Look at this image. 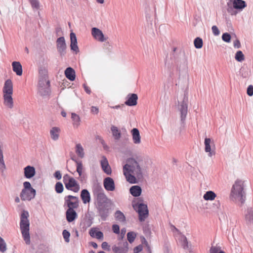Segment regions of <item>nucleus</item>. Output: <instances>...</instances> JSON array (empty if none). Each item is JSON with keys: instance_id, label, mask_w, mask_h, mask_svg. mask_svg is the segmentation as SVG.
<instances>
[{"instance_id": "obj_41", "label": "nucleus", "mask_w": 253, "mask_h": 253, "mask_svg": "<svg viewBox=\"0 0 253 253\" xmlns=\"http://www.w3.org/2000/svg\"><path fill=\"white\" fill-rule=\"evenodd\" d=\"M136 235L133 232H129L127 234V238L130 243H132L135 240Z\"/></svg>"}, {"instance_id": "obj_56", "label": "nucleus", "mask_w": 253, "mask_h": 253, "mask_svg": "<svg viewBox=\"0 0 253 253\" xmlns=\"http://www.w3.org/2000/svg\"><path fill=\"white\" fill-rule=\"evenodd\" d=\"M91 113L92 114L97 115L99 113V108L95 106H92L91 108Z\"/></svg>"}, {"instance_id": "obj_40", "label": "nucleus", "mask_w": 253, "mask_h": 253, "mask_svg": "<svg viewBox=\"0 0 253 253\" xmlns=\"http://www.w3.org/2000/svg\"><path fill=\"white\" fill-rule=\"evenodd\" d=\"M235 59L241 62L245 59L244 55L241 51H238L235 55Z\"/></svg>"}, {"instance_id": "obj_36", "label": "nucleus", "mask_w": 253, "mask_h": 253, "mask_svg": "<svg viewBox=\"0 0 253 253\" xmlns=\"http://www.w3.org/2000/svg\"><path fill=\"white\" fill-rule=\"evenodd\" d=\"M31 191L27 190L26 191L25 194L23 195V197L22 196V192H21L20 193V196L22 201H26V200L30 201L33 199V198H29V197H31Z\"/></svg>"}, {"instance_id": "obj_1", "label": "nucleus", "mask_w": 253, "mask_h": 253, "mask_svg": "<svg viewBox=\"0 0 253 253\" xmlns=\"http://www.w3.org/2000/svg\"><path fill=\"white\" fill-rule=\"evenodd\" d=\"M123 172L126 180L130 183H137V178L142 177V169L138 162L133 158L127 160V164L123 167Z\"/></svg>"}, {"instance_id": "obj_39", "label": "nucleus", "mask_w": 253, "mask_h": 253, "mask_svg": "<svg viewBox=\"0 0 253 253\" xmlns=\"http://www.w3.org/2000/svg\"><path fill=\"white\" fill-rule=\"evenodd\" d=\"M64 189L63 185L60 182H57L55 186V190L56 193H61Z\"/></svg>"}, {"instance_id": "obj_23", "label": "nucleus", "mask_w": 253, "mask_h": 253, "mask_svg": "<svg viewBox=\"0 0 253 253\" xmlns=\"http://www.w3.org/2000/svg\"><path fill=\"white\" fill-rule=\"evenodd\" d=\"M96 199L98 202L104 203L107 200V197L103 192L102 188L100 187L98 190L96 192Z\"/></svg>"}, {"instance_id": "obj_50", "label": "nucleus", "mask_w": 253, "mask_h": 253, "mask_svg": "<svg viewBox=\"0 0 253 253\" xmlns=\"http://www.w3.org/2000/svg\"><path fill=\"white\" fill-rule=\"evenodd\" d=\"M70 157L71 160L74 161L76 164L77 162H79V160L78 157H76L73 152L70 153Z\"/></svg>"}, {"instance_id": "obj_2", "label": "nucleus", "mask_w": 253, "mask_h": 253, "mask_svg": "<svg viewBox=\"0 0 253 253\" xmlns=\"http://www.w3.org/2000/svg\"><path fill=\"white\" fill-rule=\"evenodd\" d=\"M230 198L232 201L238 204L242 205L244 203L245 193L243 181L237 180L235 181L232 187Z\"/></svg>"}, {"instance_id": "obj_19", "label": "nucleus", "mask_w": 253, "mask_h": 253, "mask_svg": "<svg viewBox=\"0 0 253 253\" xmlns=\"http://www.w3.org/2000/svg\"><path fill=\"white\" fill-rule=\"evenodd\" d=\"M131 133L133 143L136 144H140L141 142V136L138 129L134 128L131 130Z\"/></svg>"}, {"instance_id": "obj_29", "label": "nucleus", "mask_w": 253, "mask_h": 253, "mask_svg": "<svg viewBox=\"0 0 253 253\" xmlns=\"http://www.w3.org/2000/svg\"><path fill=\"white\" fill-rule=\"evenodd\" d=\"M3 98L4 100V104L9 108H12L13 106L12 94H3Z\"/></svg>"}, {"instance_id": "obj_45", "label": "nucleus", "mask_w": 253, "mask_h": 253, "mask_svg": "<svg viewBox=\"0 0 253 253\" xmlns=\"http://www.w3.org/2000/svg\"><path fill=\"white\" fill-rule=\"evenodd\" d=\"M210 253H225L224 251H221L219 247H212L210 251Z\"/></svg>"}, {"instance_id": "obj_8", "label": "nucleus", "mask_w": 253, "mask_h": 253, "mask_svg": "<svg viewBox=\"0 0 253 253\" xmlns=\"http://www.w3.org/2000/svg\"><path fill=\"white\" fill-rule=\"evenodd\" d=\"M91 35L94 39L100 42H103L107 40V39L104 37L102 32L97 28L94 27L92 28Z\"/></svg>"}, {"instance_id": "obj_55", "label": "nucleus", "mask_w": 253, "mask_h": 253, "mask_svg": "<svg viewBox=\"0 0 253 253\" xmlns=\"http://www.w3.org/2000/svg\"><path fill=\"white\" fill-rule=\"evenodd\" d=\"M142 250H143V246H142V245H140L136 247L135 248H134V250H133L134 253H139V252L142 251Z\"/></svg>"}, {"instance_id": "obj_59", "label": "nucleus", "mask_w": 253, "mask_h": 253, "mask_svg": "<svg viewBox=\"0 0 253 253\" xmlns=\"http://www.w3.org/2000/svg\"><path fill=\"white\" fill-rule=\"evenodd\" d=\"M56 33L57 36H59L62 35L63 32L60 27H57L55 29Z\"/></svg>"}, {"instance_id": "obj_30", "label": "nucleus", "mask_w": 253, "mask_h": 253, "mask_svg": "<svg viewBox=\"0 0 253 253\" xmlns=\"http://www.w3.org/2000/svg\"><path fill=\"white\" fill-rule=\"evenodd\" d=\"M180 111L181 113V118L182 120H184L187 114V104L184 102H182L180 105Z\"/></svg>"}, {"instance_id": "obj_62", "label": "nucleus", "mask_w": 253, "mask_h": 253, "mask_svg": "<svg viewBox=\"0 0 253 253\" xmlns=\"http://www.w3.org/2000/svg\"><path fill=\"white\" fill-rule=\"evenodd\" d=\"M104 211L102 210H99V213L101 216V217L103 219H105L106 217L107 216V214H104Z\"/></svg>"}, {"instance_id": "obj_26", "label": "nucleus", "mask_w": 253, "mask_h": 253, "mask_svg": "<svg viewBox=\"0 0 253 253\" xmlns=\"http://www.w3.org/2000/svg\"><path fill=\"white\" fill-rule=\"evenodd\" d=\"M81 197L84 204L89 203L90 201V195L89 192L86 190L84 189L82 191L81 194Z\"/></svg>"}, {"instance_id": "obj_46", "label": "nucleus", "mask_w": 253, "mask_h": 253, "mask_svg": "<svg viewBox=\"0 0 253 253\" xmlns=\"http://www.w3.org/2000/svg\"><path fill=\"white\" fill-rule=\"evenodd\" d=\"M62 235L65 242H69L70 240L69 238L70 236V232L68 231L67 230L64 229L62 232Z\"/></svg>"}, {"instance_id": "obj_22", "label": "nucleus", "mask_w": 253, "mask_h": 253, "mask_svg": "<svg viewBox=\"0 0 253 253\" xmlns=\"http://www.w3.org/2000/svg\"><path fill=\"white\" fill-rule=\"evenodd\" d=\"M13 71L18 76L22 75V67L21 63L18 61H13L12 63Z\"/></svg>"}, {"instance_id": "obj_33", "label": "nucleus", "mask_w": 253, "mask_h": 253, "mask_svg": "<svg viewBox=\"0 0 253 253\" xmlns=\"http://www.w3.org/2000/svg\"><path fill=\"white\" fill-rule=\"evenodd\" d=\"M71 119L74 127L78 128L79 126V116L75 113H72Z\"/></svg>"}, {"instance_id": "obj_9", "label": "nucleus", "mask_w": 253, "mask_h": 253, "mask_svg": "<svg viewBox=\"0 0 253 253\" xmlns=\"http://www.w3.org/2000/svg\"><path fill=\"white\" fill-rule=\"evenodd\" d=\"M138 96L136 94L130 93L127 95L125 103L129 106H135L137 103Z\"/></svg>"}, {"instance_id": "obj_25", "label": "nucleus", "mask_w": 253, "mask_h": 253, "mask_svg": "<svg viewBox=\"0 0 253 253\" xmlns=\"http://www.w3.org/2000/svg\"><path fill=\"white\" fill-rule=\"evenodd\" d=\"M211 139L209 138H206L204 141L205 146V150L206 152L209 153L208 155L209 157H211L215 154L214 151H211Z\"/></svg>"}, {"instance_id": "obj_58", "label": "nucleus", "mask_w": 253, "mask_h": 253, "mask_svg": "<svg viewBox=\"0 0 253 253\" xmlns=\"http://www.w3.org/2000/svg\"><path fill=\"white\" fill-rule=\"evenodd\" d=\"M73 177H70L68 174H66L63 176V182L64 184L65 183L68 182L70 179H72Z\"/></svg>"}, {"instance_id": "obj_5", "label": "nucleus", "mask_w": 253, "mask_h": 253, "mask_svg": "<svg viewBox=\"0 0 253 253\" xmlns=\"http://www.w3.org/2000/svg\"><path fill=\"white\" fill-rule=\"evenodd\" d=\"M65 201L68 209H74L77 208L79 206V201L77 197L68 195L65 197Z\"/></svg>"}, {"instance_id": "obj_15", "label": "nucleus", "mask_w": 253, "mask_h": 253, "mask_svg": "<svg viewBox=\"0 0 253 253\" xmlns=\"http://www.w3.org/2000/svg\"><path fill=\"white\" fill-rule=\"evenodd\" d=\"M24 176L28 179L32 178L36 174V169L33 166H27L24 169Z\"/></svg>"}, {"instance_id": "obj_63", "label": "nucleus", "mask_w": 253, "mask_h": 253, "mask_svg": "<svg viewBox=\"0 0 253 253\" xmlns=\"http://www.w3.org/2000/svg\"><path fill=\"white\" fill-rule=\"evenodd\" d=\"M76 152L78 156H79V143L77 144L76 145Z\"/></svg>"}, {"instance_id": "obj_37", "label": "nucleus", "mask_w": 253, "mask_h": 253, "mask_svg": "<svg viewBox=\"0 0 253 253\" xmlns=\"http://www.w3.org/2000/svg\"><path fill=\"white\" fill-rule=\"evenodd\" d=\"M194 43L196 48H201L203 46V40L200 38H196L194 41Z\"/></svg>"}, {"instance_id": "obj_24", "label": "nucleus", "mask_w": 253, "mask_h": 253, "mask_svg": "<svg viewBox=\"0 0 253 253\" xmlns=\"http://www.w3.org/2000/svg\"><path fill=\"white\" fill-rule=\"evenodd\" d=\"M233 3V6L235 9H243L247 6L246 3L243 0H231Z\"/></svg>"}, {"instance_id": "obj_35", "label": "nucleus", "mask_w": 253, "mask_h": 253, "mask_svg": "<svg viewBox=\"0 0 253 253\" xmlns=\"http://www.w3.org/2000/svg\"><path fill=\"white\" fill-rule=\"evenodd\" d=\"M115 217L116 219L119 221L124 222L125 221L124 214L120 211H118L116 212Z\"/></svg>"}, {"instance_id": "obj_64", "label": "nucleus", "mask_w": 253, "mask_h": 253, "mask_svg": "<svg viewBox=\"0 0 253 253\" xmlns=\"http://www.w3.org/2000/svg\"><path fill=\"white\" fill-rule=\"evenodd\" d=\"M5 169V165L4 163H2L0 164V169H1L2 170H3V169Z\"/></svg>"}, {"instance_id": "obj_20", "label": "nucleus", "mask_w": 253, "mask_h": 253, "mask_svg": "<svg viewBox=\"0 0 253 253\" xmlns=\"http://www.w3.org/2000/svg\"><path fill=\"white\" fill-rule=\"evenodd\" d=\"M90 235L93 238H96L98 240H103V234L102 232L99 231L97 228H92L89 231Z\"/></svg>"}, {"instance_id": "obj_31", "label": "nucleus", "mask_w": 253, "mask_h": 253, "mask_svg": "<svg viewBox=\"0 0 253 253\" xmlns=\"http://www.w3.org/2000/svg\"><path fill=\"white\" fill-rule=\"evenodd\" d=\"M59 128L57 127H53L50 131V134L51 138L54 140H56L59 138Z\"/></svg>"}, {"instance_id": "obj_42", "label": "nucleus", "mask_w": 253, "mask_h": 253, "mask_svg": "<svg viewBox=\"0 0 253 253\" xmlns=\"http://www.w3.org/2000/svg\"><path fill=\"white\" fill-rule=\"evenodd\" d=\"M47 70L44 68L41 67L39 71V78H47Z\"/></svg>"}, {"instance_id": "obj_48", "label": "nucleus", "mask_w": 253, "mask_h": 253, "mask_svg": "<svg viewBox=\"0 0 253 253\" xmlns=\"http://www.w3.org/2000/svg\"><path fill=\"white\" fill-rule=\"evenodd\" d=\"M223 41L226 42H229L231 40V36L227 33H224L222 36Z\"/></svg>"}, {"instance_id": "obj_43", "label": "nucleus", "mask_w": 253, "mask_h": 253, "mask_svg": "<svg viewBox=\"0 0 253 253\" xmlns=\"http://www.w3.org/2000/svg\"><path fill=\"white\" fill-rule=\"evenodd\" d=\"M6 250V246L4 240L0 237V251L2 253Z\"/></svg>"}, {"instance_id": "obj_7", "label": "nucleus", "mask_w": 253, "mask_h": 253, "mask_svg": "<svg viewBox=\"0 0 253 253\" xmlns=\"http://www.w3.org/2000/svg\"><path fill=\"white\" fill-rule=\"evenodd\" d=\"M172 227L174 230L179 232V230L175 226H172ZM177 244L185 250L188 248V243L186 237L180 233H178V236H177Z\"/></svg>"}, {"instance_id": "obj_11", "label": "nucleus", "mask_w": 253, "mask_h": 253, "mask_svg": "<svg viewBox=\"0 0 253 253\" xmlns=\"http://www.w3.org/2000/svg\"><path fill=\"white\" fill-rule=\"evenodd\" d=\"M103 185L104 188L107 191H113L115 189L114 180L111 177L105 178L103 181Z\"/></svg>"}, {"instance_id": "obj_38", "label": "nucleus", "mask_w": 253, "mask_h": 253, "mask_svg": "<svg viewBox=\"0 0 253 253\" xmlns=\"http://www.w3.org/2000/svg\"><path fill=\"white\" fill-rule=\"evenodd\" d=\"M50 92V89L47 88H44V87L42 88H41L39 90V93L41 96H48L49 95Z\"/></svg>"}, {"instance_id": "obj_13", "label": "nucleus", "mask_w": 253, "mask_h": 253, "mask_svg": "<svg viewBox=\"0 0 253 253\" xmlns=\"http://www.w3.org/2000/svg\"><path fill=\"white\" fill-rule=\"evenodd\" d=\"M3 94H12L13 84L11 80L8 79L5 81L3 87Z\"/></svg>"}, {"instance_id": "obj_4", "label": "nucleus", "mask_w": 253, "mask_h": 253, "mask_svg": "<svg viewBox=\"0 0 253 253\" xmlns=\"http://www.w3.org/2000/svg\"><path fill=\"white\" fill-rule=\"evenodd\" d=\"M133 208L139 214V219L140 221H144L148 214V210L147 205L144 204H136L133 206Z\"/></svg>"}, {"instance_id": "obj_54", "label": "nucleus", "mask_w": 253, "mask_h": 253, "mask_svg": "<svg viewBox=\"0 0 253 253\" xmlns=\"http://www.w3.org/2000/svg\"><path fill=\"white\" fill-rule=\"evenodd\" d=\"M211 29L212 33L214 35L217 36L219 34V31L216 26H213L211 28Z\"/></svg>"}, {"instance_id": "obj_3", "label": "nucleus", "mask_w": 253, "mask_h": 253, "mask_svg": "<svg viewBox=\"0 0 253 253\" xmlns=\"http://www.w3.org/2000/svg\"><path fill=\"white\" fill-rule=\"evenodd\" d=\"M29 216V214L28 211L24 210L22 211L20 214V228L23 239L27 245H29L30 243Z\"/></svg>"}, {"instance_id": "obj_6", "label": "nucleus", "mask_w": 253, "mask_h": 253, "mask_svg": "<svg viewBox=\"0 0 253 253\" xmlns=\"http://www.w3.org/2000/svg\"><path fill=\"white\" fill-rule=\"evenodd\" d=\"M56 46L58 51L61 55H64L66 53V44L64 37H60L57 39Z\"/></svg>"}, {"instance_id": "obj_51", "label": "nucleus", "mask_w": 253, "mask_h": 253, "mask_svg": "<svg viewBox=\"0 0 253 253\" xmlns=\"http://www.w3.org/2000/svg\"><path fill=\"white\" fill-rule=\"evenodd\" d=\"M247 94L251 96L253 95V86L252 85H250L247 88Z\"/></svg>"}, {"instance_id": "obj_52", "label": "nucleus", "mask_w": 253, "mask_h": 253, "mask_svg": "<svg viewBox=\"0 0 253 253\" xmlns=\"http://www.w3.org/2000/svg\"><path fill=\"white\" fill-rule=\"evenodd\" d=\"M112 230L114 233L119 234L120 233V227L117 224H114L112 226Z\"/></svg>"}, {"instance_id": "obj_10", "label": "nucleus", "mask_w": 253, "mask_h": 253, "mask_svg": "<svg viewBox=\"0 0 253 253\" xmlns=\"http://www.w3.org/2000/svg\"><path fill=\"white\" fill-rule=\"evenodd\" d=\"M65 186L67 189L73 191L75 192H78L79 190L78 183L74 178L70 179V180L65 183Z\"/></svg>"}, {"instance_id": "obj_28", "label": "nucleus", "mask_w": 253, "mask_h": 253, "mask_svg": "<svg viewBox=\"0 0 253 253\" xmlns=\"http://www.w3.org/2000/svg\"><path fill=\"white\" fill-rule=\"evenodd\" d=\"M141 188L139 186H132L129 189L130 194L134 197H138L141 193Z\"/></svg>"}, {"instance_id": "obj_32", "label": "nucleus", "mask_w": 253, "mask_h": 253, "mask_svg": "<svg viewBox=\"0 0 253 253\" xmlns=\"http://www.w3.org/2000/svg\"><path fill=\"white\" fill-rule=\"evenodd\" d=\"M111 130L112 131V135L114 137L115 139H120V138L121 137V133L120 130L118 128V127L113 126L111 127Z\"/></svg>"}, {"instance_id": "obj_44", "label": "nucleus", "mask_w": 253, "mask_h": 253, "mask_svg": "<svg viewBox=\"0 0 253 253\" xmlns=\"http://www.w3.org/2000/svg\"><path fill=\"white\" fill-rule=\"evenodd\" d=\"M48 251L47 248L43 245H40L37 250L36 253H47Z\"/></svg>"}, {"instance_id": "obj_53", "label": "nucleus", "mask_w": 253, "mask_h": 253, "mask_svg": "<svg viewBox=\"0 0 253 253\" xmlns=\"http://www.w3.org/2000/svg\"><path fill=\"white\" fill-rule=\"evenodd\" d=\"M101 247L103 250L110 251V246L106 242H104L102 243Z\"/></svg>"}, {"instance_id": "obj_18", "label": "nucleus", "mask_w": 253, "mask_h": 253, "mask_svg": "<svg viewBox=\"0 0 253 253\" xmlns=\"http://www.w3.org/2000/svg\"><path fill=\"white\" fill-rule=\"evenodd\" d=\"M70 37L71 41V49L72 50L77 51L78 49V46L77 45L78 42L76 34L74 33L71 32L70 35Z\"/></svg>"}, {"instance_id": "obj_27", "label": "nucleus", "mask_w": 253, "mask_h": 253, "mask_svg": "<svg viewBox=\"0 0 253 253\" xmlns=\"http://www.w3.org/2000/svg\"><path fill=\"white\" fill-rule=\"evenodd\" d=\"M245 220L248 224H253V211L252 209L247 210L245 213Z\"/></svg>"}, {"instance_id": "obj_16", "label": "nucleus", "mask_w": 253, "mask_h": 253, "mask_svg": "<svg viewBox=\"0 0 253 253\" xmlns=\"http://www.w3.org/2000/svg\"><path fill=\"white\" fill-rule=\"evenodd\" d=\"M101 166L104 172L108 175H110L112 172L111 169L108 164V160L104 156L102 157L101 161Z\"/></svg>"}, {"instance_id": "obj_57", "label": "nucleus", "mask_w": 253, "mask_h": 253, "mask_svg": "<svg viewBox=\"0 0 253 253\" xmlns=\"http://www.w3.org/2000/svg\"><path fill=\"white\" fill-rule=\"evenodd\" d=\"M54 176L57 179V180L61 179L62 177V175L59 170L56 171L54 173Z\"/></svg>"}, {"instance_id": "obj_14", "label": "nucleus", "mask_w": 253, "mask_h": 253, "mask_svg": "<svg viewBox=\"0 0 253 253\" xmlns=\"http://www.w3.org/2000/svg\"><path fill=\"white\" fill-rule=\"evenodd\" d=\"M127 245L126 242L124 246L115 245L112 247V251L114 253H127L128 250Z\"/></svg>"}, {"instance_id": "obj_61", "label": "nucleus", "mask_w": 253, "mask_h": 253, "mask_svg": "<svg viewBox=\"0 0 253 253\" xmlns=\"http://www.w3.org/2000/svg\"><path fill=\"white\" fill-rule=\"evenodd\" d=\"M234 46L235 48H240L241 44L240 41L238 40H236L234 42Z\"/></svg>"}, {"instance_id": "obj_60", "label": "nucleus", "mask_w": 253, "mask_h": 253, "mask_svg": "<svg viewBox=\"0 0 253 253\" xmlns=\"http://www.w3.org/2000/svg\"><path fill=\"white\" fill-rule=\"evenodd\" d=\"M83 87L84 89V90L87 93V94H90L91 93V90L89 88V86H88L86 84H83Z\"/></svg>"}, {"instance_id": "obj_12", "label": "nucleus", "mask_w": 253, "mask_h": 253, "mask_svg": "<svg viewBox=\"0 0 253 253\" xmlns=\"http://www.w3.org/2000/svg\"><path fill=\"white\" fill-rule=\"evenodd\" d=\"M24 188L22 190V196L25 194L26 191H31V197L30 198H34L36 195V191L31 186V183L29 181H25L23 183Z\"/></svg>"}, {"instance_id": "obj_17", "label": "nucleus", "mask_w": 253, "mask_h": 253, "mask_svg": "<svg viewBox=\"0 0 253 253\" xmlns=\"http://www.w3.org/2000/svg\"><path fill=\"white\" fill-rule=\"evenodd\" d=\"M66 216L67 221L72 222L77 217L78 214L74 209H68L66 211Z\"/></svg>"}, {"instance_id": "obj_34", "label": "nucleus", "mask_w": 253, "mask_h": 253, "mask_svg": "<svg viewBox=\"0 0 253 253\" xmlns=\"http://www.w3.org/2000/svg\"><path fill=\"white\" fill-rule=\"evenodd\" d=\"M216 196V194L213 191H209L204 195L203 198L206 201H212L215 198Z\"/></svg>"}, {"instance_id": "obj_47", "label": "nucleus", "mask_w": 253, "mask_h": 253, "mask_svg": "<svg viewBox=\"0 0 253 253\" xmlns=\"http://www.w3.org/2000/svg\"><path fill=\"white\" fill-rule=\"evenodd\" d=\"M30 3L32 7L37 9L40 7V3L38 0H30Z\"/></svg>"}, {"instance_id": "obj_21", "label": "nucleus", "mask_w": 253, "mask_h": 253, "mask_svg": "<svg viewBox=\"0 0 253 253\" xmlns=\"http://www.w3.org/2000/svg\"><path fill=\"white\" fill-rule=\"evenodd\" d=\"M64 74L66 77L70 81H73L75 80V71L72 67L67 68L65 70Z\"/></svg>"}, {"instance_id": "obj_49", "label": "nucleus", "mask_w": 253, "mask_h": 253, "mask_svg": "<svg viewBox=\"0 0 253 253\" xmlns=\"http://www.w3.org/2000/svg\"><path fill=\"white\" fill-rule=\"evenodd\" d=\"M45 82L46 78H39V85L40 88H42L45 86Z\"/></svg>"}]
</instances>
